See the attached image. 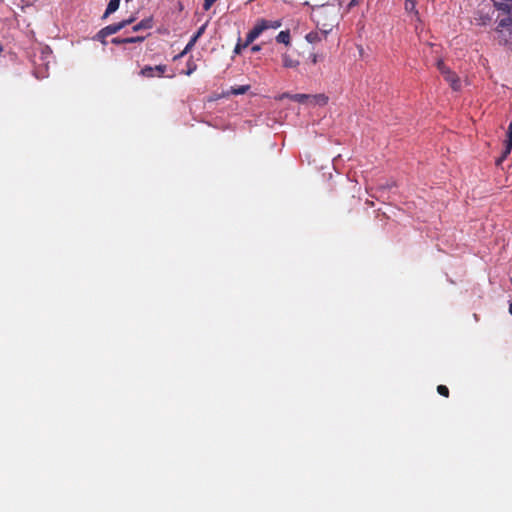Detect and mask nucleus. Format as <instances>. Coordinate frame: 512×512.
Returning a JSON list of instances; mask_svg holds the SVG:
<instances>
[{
	"mask_svg": "<svg viewBox=\"0 0 512 512\" xmlns=\"http://www.w3.org/2000/svg\"><path fill=\"white\" fill-rule=\"evenodd\" d=\"M311 95L309 94H289V93H283L281 96H280V99H283V98H289L295 102H299V103H306L309 101Z\"/></svg>",
	"mask_w": 512,
	"mask_h": 512,
	"instance_id": "obj_8",
	"label": "nucleus"
},
{
	"mask_svg": "<svg viewBox=\"0 0 512 512\" xmlns=\"http://www.w3.org/2000/svg\"><path fill=\"white\" fill-rule=\"evenodd\" d=\"M243 48H245V47L243 46V44H241L240 42H239V43H237V45H236V46H235V48H234V53H235V54H240V53H241V50H242Z\"/></svg>",
	"mask_w": 512,
	"mask_h": 512,
	"instance_id": "obj_26",
	"label": "nucleus"
},
{
	"mask_svg": "<svg viewBox=\"0 0 512 512\" xmlns=\"http://www.w3.org/2000/svg\"><path fill=\"white\" fill-rule=\"evenodd\" d=\"M266 29H268V22L266 20L260 21L251 31H249L243 46L247 47Z\"/></svg>",
	"mask_w": 512,
	"mask_h": 512,
	"instance_id": "obj_3",
	"label": "nucleus"
},
{
	"mask_svg": "<svg viewBox=\"0 0 512 512\" xmlns=\"http://www.w3.org/2000/svg\"><path fill=\"white\" fill-rule=\"evenodd\" d=\"M152 27V20L151 19H143L138 24L133 26V31L137 32L142 29H150Z\"/></svg>",
	"mask_w": 512,
	"mask_h": 512,
	"instance_id": "obj_14",
	"label": "nucleus"
},
{
	"mask_svg": "<svg viewBox=\"0 0 512 512\" xmlns=\"http://www.w3.org/2000/svg\"><path fill=\"white\" fill-rule=\"evenodd\" d=\"M125 38H120V37H115L112 39V43L113 44H126V42L124 41Z\"/></svg>",
	"mask_w": 512,
	"mask_h": 512,
	"instance_id": "obj_25",
	"label": "nucleus"
},
{
	"mask_svg": "<svg viewBox=\"0 0 512 512\" xmlns=\"http://www.w3.org/2000/svg\"><path fill=\"white\" fill-rule=\"evenodd\" d=\"M166 69H167L166 65H157L155 67L145 66L141 70V75L144 77H154V76L160 77L165 73Z\"/></svg>",
	"mask_w": 512,
	"mask_h": 512,
	"instance_id": "obj_5",
	"label": "nucleus"
},
{
	"mask_svg": "<svg viewBox=\"0 0 512 512\" xmlns=\"http://www.w3.org/2000/svg\"><path fill=\"white\" fill-rule=\"evenodd\" d=\"M276 41L279 42V43H283L285 45H289L290 44V32H289V30L281 31L277 35Z\"/></svg>",
	"mask_w": 512,
	"mask_h": 512,
	"instance_id": "obj_15",
	"label": "nucleus"
},
{
	"mask_svg": "<svg viewBox=\"0 0 512 512\" xmlns=\"http://www.w3.org/2000/svg\"><path fill=\"white\" fill-rule=\"evenodd\" d=\"M309 102L314 105L324 106L328 102V97L325 94L311 95Z\"/></svg>",
	"mask_w": 512,
	"mask_h": 512,
	"instance_id": "obj_10",
	"label": "nucleus"
},
{
	"mask_svg": "<svg viewBox=\"0 0 512 512\" xmlns=\"http://www.w3.org/2000/svg\"><path fill=\"white\" fill-rule=\"evenodd\" d=\"M310 59H311V62H312L313 64L317 63V61H318V57H317V55H316V54H312V55L310 56Z\"/></svg>",
	"mask_w": 512,
	"mask_h": 512,
	"instance_id": "obj_28",
	"label": "nucleus"
},
{
	"mask_svg": "<svg viewBox=\"0 0 512 512\" xmlns=\"http://www.w3.org/2000/svg\"><path fill=\"white\" fill-rule=\"evenodd\" d=\"M268 22V29L269 28H273V29H277L281 26V22L280 21H267Z\"/></svg>",
	"mask_w": 512,
	"mask_h": 512,
	"instance_id": "obj_23",
	"label": "nucleus"
},
{
	"mask_svg": "<svg viewBox=\"0 0 512 512\" xmlns=\"http://www.w3.org/2000/svg\"><path fill=\"white\" fill-rule=\"evenodd\" d=\"M119 4H120V0H110L108 5H107L106 11H105V13L103 15V18H106L110 14L114 13L115 11H117L118 8H119Z\"/></svg>",
	"mask_w": 512,
	"mask_h": 512,
	"instance_id": "obj_13",
	"label": "nucleus"
},
{
	"mask_svg": "<svg viewBox=\"0 0 512 512\" xmlns=\"http://www.w3.org/2000/svg\"><path fill=\"white\" fill-rule=\"evenodd\" d=\"M497 40L500 45L512 46V18L507 17L499 21L496 27Z\"/></svg>",
	"mask_w": 512,
	"mask_h": 512,
	"instance_id": "obj_1",
	"label": "nucleus"
},
{
	"mask_svg": "<svg viewBox=\"0 0 512 512\" xmlns=\"http://www.w3.org/2000/svg\"><path fill=\"white\" fill-rule=\"evenodd\" d=\"M437 68L453 90L458 91L461 89L460 78L454 72L450 71L442 60L437 62Z\"/></svg>",
	"mask_w": 512,
	"mask_h": 512,
	"instance_id": "obj_2",
	"label": "nucleus"
},
{
	"mask_svg": "<svg viewBox=\"0 0 512 512\" xmlns=\"http://www.w3.org/2000/svg\"><path fill=\"white\" fill-rule=\"evenodd\" d=\"M305 38L309 43L312 44L321 41V35L316 31L309 32Z\"/></svg>",
	"mask_w": 512,
	"mask_h": 512,
	"instance_id": "obj_16",
	"label": "nucleus"
},
{
	"mask_svg": "<svg viewBox=\"0 0 512 512\" xmlns=\"http://www.w3.org/2000/svg\"><path fill=\"white\" fill-rule=\"evenodd\" d=\"M206 27H207V23L203 24L198 30L197 32L192 36V38L190 39V41L187 43V45L185 46L184 50L175 57V59H178V58H181L183 57L185 54H187L193 47L194 45L196 44V42L198 41V39L204 34L205 30H206Z\"/></svg>",
	"mask_w": 512,
	"mask_h": 512,
	"instance_id": "obj_4",
	"label": "nucleus"
},
{
	"mask_svg": "<svg viewBox=\"0 0 512 512\" xmlns=\"http://www.w3.org/2000/svg\"><path fill=\"white\" fill-rule=\"evenodd\" d=\"M282 63L285 68H296L299 65V61L292 58L288 54L282 55Z\"/></svg>",
	"mask_w": 512,
	"mask_h": 512,
	"instance_id": "obj_11",
	"label": "nucleus"
},
{
	"mask_svg": "<svg viewBox=\"0 0 512 512\" xmlns=\"http://www.w3.org/2000/svg\"><path fill=\"white\" fill-rule=\"evenodd\" d=\"M108 36L109 35L106 34L105 29L103 28L96 34V39L101 41L102 43H105V38Z\"/></svg>",
	"mask_w": 512,
	"mask_h": 512,
	"instance_id": "obj_18",
	"label": "nucleus"
},
{
	"mask_svg": "<svg viewBox=\"0 0 512 512\" xmlns=\"http://www.w3.org/2000/svg\"><path fill=\"white\" fill-rule=\"evenodd\" d=\"M511 285H512V278L510 279Z\"/></svg>",
	"mask_w": 512,
	"mask_h": 512,
	"instance_id": "obj_31",
	"label": "nucleus"
},
{
	"mask_svg": "<svg viewBox=\"0 0 512 512\" xmlns=\"http://www.w3.org/2000/svg\"><path fill=\"white\" fill-rule=\"evenodd\" d=\"M437 391L440 395H442L444 397H448V395H449V390L445 385H439L437 387Z\"/></svg>",
	"mask_w": 512,
	"mask_h": 512,
	"instance_id": "obj_21",
	"label": "nucleus"
},
{
	"mask_svg": "<svg viewBox=\"0 0 512 512\" xmlns=\"http://www.w3.org/2000/svg\"><path fill=\"white\" fill-rule=\"evenodd\" d=\"M133 21H134V18L131 17V18L123 20L119 23L110 24V25L104 27V29H105L106 34H108L110 36L112 34L117 33L118 31H120L121 29L126 27L127 25H130Z\"/></svg>",
	"mask_w": 512,
	"mask_h": 512,
	"instance_id": "obj_6",
	"label": "nucleus"
},
{
	"mask_svg": "<svg viewBox=\"0 0 512 512\" xmlns=\"http://www.w3.org/2000/svg\"><path fill=\"white\" fill-rule=\"evenodd\" d=\"M505 151L503 153L502 158H505L512 149V123L509 124L508 132H507V139L505 142Z\"/></svg>",
	"mask_w": 512,
	"mask_h": 512,
	"instance_id": "obj_12",
	"label": "nucleus"
},
{
	"mask_svg": "<svg viewBox=\"0 0 512 512\" xmlns=\"http://www.w3.org/2000/svg\"><path fill=\"white\" fill-rule=\"evenodd\" d=\"M359 1L360 0H351L350 3L348 4V7L352 8V7L356 6V5H358Z\"/></svg>",
	"mask_w": 512,
	"mask_h": 512,
	"instance_id": "obj_27",
	"label": "nucleus"
},
{
	"mask_svg": "<svg viewBox=\"0 0 512 512\" xmlns=\"http://www.w3.org/2000/svg\"><path fill=\"white\" fill-rule=\"evenodd\" d=\"M474 20L477 25L485 26L491 21V16L489 13L478 11L474 17Z\"/></svg>",
	"mask_w": 512,
	"mask_h": 512,
	"instance_id": "obj_9",
	"label": "nucleus"
},
{
	"mask_svg": "<svg viewBox=\"0 0 512 512\" xmlns=\"http://www.w3.org/2000/svg\"><path fill=\"white\" fill-rule=\"evenodd\" d=\"M216 1L217 0H204V4H203L204 10H206V11L209 10Z\"/></svg>",
	"mask_w": 512,
	"mask_h": 512,
	"instance_id": "obj_22",
	"label": "nucleus"
},
{
	"mask_svg": "<svg viewBox=\"0 0 512 512\" xmlns=\"http://www.w3.org/2000/svg\"><path fill=\"white\" fill-rule=\"evenodd\" d=\"M260 49H261V48H260V46H259V45H254V46L251 48L252 52H258V51H260Z\"/></svg>",
	"mask_w": 512,
	"mask_h": 512,
	"instance_id": "obj_29",
	"label": "nucleus"
},
{
	"mask_svg": "<svg viewBox=\"0 0 512 512\" xmlns=\"http://www.w3.org/2000/svg\"><path fill=\"white\" fill-rule=\"evenodd\" d=\"M144 40L143 36H136V37H127L125 38V42L127 43H136V42H142Z\"/></svg>",
	"mask_w": 512,
	"mask_h": 512,
	"instance_id": "obj_20",
	"label": "nucleus"
},
{
	"mask_svg": "<svg viewBox=\"0 0 512 512\" xmlns=\"http://www.w3.org/2000/svg\"><path fill=\"white\" fill-rule=\"evenodd\" d=\"M494 4L498 10L509 14L512 18V0H496Z\"/></svg>",
	"mask_w": 512,
	"mask_h": 512,
	"instance_id": "obj_7",
	"label": "nucleus"
},
{
	"mask_svg": "<svg viewBox=\"0 0 512 512\" xmlns=\"http://www.w3.org/2000/svg\"><path fill=\"white\" fill-rule=\"evenodd\" d=\"M509 313L512 315V302L509 305Z\"/></svg>",
	"mask_w": 512,
	"mask_h": 512,
	"instance_id": "obj_30",
	"label": "nucleus"
},
{
	"mask_svg": "<svg viewBox=\"0 0 512 512\" xmlns=\"http://www.w3.org/2000/svg\"><path fill=\"white\" fill-rule=\"evenodd\" d=\"M415 6H416V1L415 0H406V2H405V9L407 11H414L415 10Z\"/></svg>",
	"mask_w": 512,
	"mask_h": 512,
	"instance_id": "obj_19",
	"label": "nucleus"
},
{
	"mask_svg": "<svg viewBox=\"0 0 512 512\" xmlns=\"http://www.w3.org/2000/svg\"><path fill=\"white\" fill-rule=\"evenodd\" d=\"M196 70V65L192 62L188 63V70L186 71V75H191Z\"/></svg>",
	"mask_w": 512,
	"mask_h": 512,
	"instance_id": "obj_24",
	"label": "nucleus"
},
{
	"mask_svg": "<svg viewBox=\"0 0 512 512\" xmlns=\"http://www.w3.org/2000/svg\"><path fill=\"white\" fill-rule=\"evenodd\" d=\"M249 88H250L249 85H242L237 88H233L231 92L234 95H243L249 90Z\"/></svg>",
	"mask_w": 512,
	"mask_h": 512,
	"instance_id": "obj_17",
	"label": "nucleus"
}]
</instances>
